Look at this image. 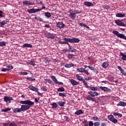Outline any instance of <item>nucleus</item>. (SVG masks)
<instances>
[{"label":"nucleus","instance_id":"7c9ffc66","mask_svg":"<svg viewBox=\"0 0 126 126\" xmlns=\"http://www.w3.org/2000/svg\"><path fill=\"white\" fill-rule=\"evenodd\" d=\"M35 20H38V21H40L41 22H43V21H44V20H43L42 19V18H41L39 16L35 17Z\"/></svg>","mask_w":126,"mask_h":126},{"label":"nucleus","instance_id":"8fccbe9b","mask_svg":"<svg viewBox=\"0 0 126 126\" xmlns=\"http://www.w3.org/2000/svg\"><path fill=\"white\" fill-rule=\"evenodd\" d=\"M59 96L61 97H65V95H64V94H63V93H60Z\"/></svg>","mask_w":126,"mask_h":126},{"label":"nucleus","instance_id":"37998d69","mask_svg":"<svg viewBox=\"0 0 126 126\" xmlns=\"http://www.w3.org/2000/svg\"><path fill=\"white\" fill-rule=\"evenodd\" d=\"M9 126H17V124L14 123H11L9 124Z\"/></svg>","mask_w":126,"mask_h":126},{"label":"nucleus","instance_id":"473e14b6","mask_svg":"<svg viewBox=\"0 0 126 126\" xmlns=\"http://www.w3.org/2000/svg\"><path fill=\"white\" fill-rule=\"evenodd\" d=\"M45 15L46 17H47L48 18H50V17H51L52 16V15H51V14L50 13V12H46L45 13Z\"/></svg>","mask_w":126,"mask_h":126},{"label":"nucleus","instance_id":"6e6d98bb","mask_svg":"<svg viewBox=\"0 0 126 126\" xmlns=\"http://www.w3.org/2000/svg\"><path fill=\"white\" fill-rule=\"evenodd\" d=\"M51 78L52 79V80H54L56 79V77L55 76H51Z\"/></svg>","mask_w":126,"mask_h":126},{"label":"nucleus","instance_id":"423d86ee","mask_svg":"<svg viewBox=\"0 0 126 126\" xmlns=\"http://www.w3.org/2000/svg\"><path fill=\"white\" fill-rule=\"evenodd\" d=\"M77 70H78V71H79V72H83L84 73H86L87 75H89L90 74L89 72H88V70H87L86 69H85V68L83 67L78 68Z\"/></svg>","mask_w":126,"mask_h":126},{"label":"nucleus","instance_id":"774afa93","mask_svg":"<svg viewBox=\"0 0 126 126\" xmlns=\"http://www.w3.org/2000/svg\"><path fill=\"white\" fill-rule=\"evenodd\" d=\"M83 124H84L85 125H87V120H85L83 122Z\"/></svg>","mask_w":126,"mask_h":126},{"label":"nucleus","instance_id":"20e7f679","mask_svg":"<svg viewBox=\"0 0 126 126\" xmlns=\"http://www.w3.org/2000/svg\"><path fill=\"white\" fill-rule=\"evenodd\" d=\"M112 33L116 35L118 38H121L122 39H124V40H126V36L125 35L120 33L119 32L117 31H113Z\"/></svg>","mask_w":126,"mask_h":126},{"label":"nucleus","instance_id":"4c0bfd02","mask_svg":"<svg viewBox=\"0 0 126 126\" xmlns=\"http://www.w3.org/2000/svg\"><path fill=\"white\" fill-rule=\"evenodd\" d=\"M6 43L5 42L2 41V42H0V47H3V46H5Z\"/></svg>","mask_w":126,"mask_h":126},{"label":"nucleus","instance_id":"2eb2a0df","mask_svg":"<svg viewBox=\"0 0 126 126\" xmlns=\"http://www.w3.org/2000/svg\"><path fill=\"white\" fill-rule=\"evenodd\" d=\"M100 89H101L102 91H104V92H109V91H111V89H108V88H107L106 87H100Z\"/></svg>","mask_w":126,"mask_h":126},{"label":"nucleus","instance_id":"f704fd0d","mask_svg":"<svg viewBox=\"0 0 126 126\" xmlns=\"http://www.w3.org/2000/svg\"><path fill=\"white\" fill-rule=\"evenodd\" d=\"M8 111H10V108H7L5 109H2L1 112H4L5 113H6V112H8Z\"/></svg>","mask_w":126,"mask_h":126},{"label":"nucleus","instance_id":"bb28decb","mask_svg":"<svg viewBox=\"0 0 126 126\" xmlns=\"http://www.w3.org/2000/svg\"><path fill=\"white\" fill-rule=\"evenodd\" d=\"M58 104L61 107H63V106H64V104H65V102H64V101H59V102H58Z\"/></svg>","mask_w":126,"mask_h":126},{"label":"nucleus","instance_id":"ddd939ff","mask_svg":"<svg viewBox=\"0 0 126 126\" xmlns=\"http://www.w3.org/2000/svg\"><path fill=\"white\" fill-rule=\"evenodd\" d=\"M46 38L51 39L52 40H54V39H55V35L51 33L46 34Z\"/></svg>","mask_w":126,"mask_h":126},{"label":"nucleus","instance_id":"cd10ccee","mask_svg":"<svg viewBox=\"0 0 126 126\" xmlns=\"http://www.w3.org/2000/svg\"><path fill=\"white\" fill-rule=\"evenodd\" d=\"M51 106L53 109H57V108H58V104L56 102H54L51 104Z\"/></svg>","mask_w":126,"mask_h":126},{"label":"nucleus","instance_id":"6e6552de","mask_svg":"<svg viewBox=\"0 0 126 126\" xmlns=\"http://www.w3.org/2000/svg\"><path fill=\"white\" fill-rule=\"evenodd\" d=\"M69 12H70L69 16L70 18H71V19H72V20H74V19L76 18V14L73 12V11H72L71 10H70Z\"/></svg>","mask_w":126,"mask_h":126},{"label":"nucleus","instance_id":"e2e57ef3","mask_svg":"<svg viewBox=\"0 0 126 126\" xmlns=\"http://www.w3.org/2000/svg\"><path fill=\"white\" fill-rule=\"evenodd\" d=\"M8 125H9L8 123H3V126H9Z\"/></svg>","mask_w":126,"mask_h":126},{"label":"nucleus","instance_id":"dca6fc26","mask_svg":"<svg viewBox=\"0 0 126 126\" xmlns=\"http://www.w3.org/2000/svg\"><path fill=\"white\" fill-rule=\"evenodd\" d=\"M92 97H95V96H98L99 95V94L96 92H90L88 93Z\"/></svg>","mask_w":126,"mask_h":126},{"label":"nucleus","instance_id":"f257e3e1","mask_svg":"<svg viewBox=\"0 0 126 126\" xmlns=\"http://www.w3.org/2000/svg\"><path fill=\"white\" fill-rule=\"evenodd\" d=\"M20 103L21 104H24V105H21V108L19 109H18L17 112H20L23 111H27V110H29L31 107V106L34 105V103L33 101L31 100H26L23 101L21 100Z\"/></svg>","mask_w":126,"mask_h":126},{"label":"nucleus","instance_id":"ea45409f","mask_svg":"<svg viewBox=\"0 0 126 126\" xmlns=\"http://www.w3.org/2000/svg\"><path fill=\"white\" fill-rule=\"evenodd\" d=\"M73 57H74V55L70 54L68 55V58L69 59H72V58H73Z\"/></svg>","mask_w":126,"mask_h":126},{"label":"nucleus","instance_id":"7ed1b4c3","mask_svg":"<svg viewBox=\"0 0 126 126\" xmlns=\"http://www.w3.org/2000/svg\"><path fill=\"white\" fill-rule=\"evenodd\" d=\"M46 8V7L45 6H43L42 8L39 9H28L27 11L29 12V13H35V12H39V11H41L42 9H45Z\"/></svg>","mask_w":126,"mask_h":126},{"label":"nucleus","instance_id":"338daca9","mask_svg":"<svg viewBox=\"0 0 126 126\" xmlns=\"http://www.w3.org/2000/svg\"><path fill=\"white\" fill-rule=\"evenodd\" d=\"M117 67H118V69H119V70H120V71L123 69V68H122L120 66H118Z\"/></svg>","mask_w":126,"mask_h":126},{"label":"nucleus","instance_id":"13d9d810","mask_svg":"<svg viewBox=\"0 0 126 126\" xmlns=\"http://www.w3.org/2000/svg\"><path fill=\"white\" fill-rule=\"evenodd\" d=\"M93 70H94V72H95V73H98V70H96V68H94Z\"/></svg>","mask_w":126,"mask_h":126},{"label":"nucleus","instance_id":"de8ad7c7","mask_svg":"<svg viewBox=\"0 0 126 126\" xmlns=\"http://www.w3.org/2000/svg\"><path fill=\"white\" fill-rule=\"evenodd\" d=\"M122 74H123L124 75H126V71H125V70H124V69H122L121 71H120Z\"/></svg>","mask_w":126,"mask_h":126},{"label":"nucleus","instance_id":"39448f33","mask_svg":"<svg viewBox=\"0 0 126 126\" xmlns=\"http://www.w3.org/2000/svg\"><path fill=\"white\" fill-rule=\"evenodd\" d=\"M29 89H30V90L36 92L38 94V95H40V96H42V95H43V94L39 92V90L38 89V88H35V87L33 86H30Z\"/></svg>","mask_w":126,"mask_h":126},{"label":"nucleus","instance_id":"a211bd4d","mask_svg":"<svg viewBox=\"0 0 126 126\" xmlns=\"http://www.w3.org/2000/svg\"><path fill=\"white\" fill-rule=\"evenodd\" d=\"M86 99L87 100H91V101H93V102H95V101H96V99L95 98L92 97L90 95H88L86 97Z\"/></svg>","mask_w":126,"mask_h":126},{"label":"nucleus","instance_id":"2f4dec72","mask_svg":"<svg viewBox=\"0 0 126 126\" xmlns=\"http://www.w3.org/2000/svg\"><path fill=\"white\" fill-rule=\"evenodd\" d=\"M108 66L109 64L107 62H104L102 65V66L105 68H106V67H108Z\"/></svg>","mask_w":126,"mask_h":126},{"label":"nucleus","instance_id":"052dcab7","mask_svg":"<svg viewBox=\"0 0 126 126\" xmlns=\"http://www.w3.org/2000/svg\"><path fill=\"white\" fill-rule=\"evenodd\" d=\"M18 110H19V109L16 108V109H15L13 112L14 113H19L17 111H18Z\"/></svg>","mask_w":126,"mask_h":126},{"label":"nucleus","instance_id":"4468645a","mask_svg":"<svg viewBox=\"0 0 126 126\" xmlns=\"http://www.w3.org/2000/svg\"><path fill=\"white\" fill-rule=\"evenodd\" d=\"M70 82L72 85L75 86L76 85H78L79 84V82H76L74 79H71L70 80Z\"/></svg>","mask_w":126,"mask_h":126},{"label":"nucleus","instance_id":"9d476101","mask_svg":"<svg viewBox=\"0 0 126 126\" xmlns=\"http://www.w3.org/2000/svg\"><path fill=\"white\" fill-rule=\"evenodd\" d=\"M13 98L11 97H8V96H4V101L7 103V102H9V103H10L11 101H13Z\"/></svg>","mask_w":126,"mask_h":126},{"label":"nucleus","instance_id":"c03bdc74","mask_svg":"<svg viewBox=\"0 0 126 126\" xmlns=\"http://www.w3.org/2000/svg\"><path fill=\"white\" fill-rule=\"evenodd\" d=\"M94 126H100V123L97 122H94Z\"/></svg>","mask_w":126,"mask_h":126},{"label":"nucleus","instance_id":"5fc2aeb1","mask_svg":"<svg viewBox=\"0 0 126 126\" xmlns=\"http://www.w3.org/2000/svg\"><path fill=\"white\" fill-rule=\"evenodd\" d=\"M100 126H107V124H106V123H102L100 124Z\"/></svg>","mask_w":126,"mask_h":126},{"label":"nucleus","instance_id":"79ce46f5","mask_svg":"<svg viewBox=\"0 0 126 126\" xmlns=\"http://www.w3.org/2000/svg\"><path fill=\"white\" fill-rule=\"evenodd\" d=\"M91 90H92L93 91H97V88L94 87H91Z\"/></svg>","mask_w":126,"mask_h":126},{"label":"nucleus","instance_id":"49530a36","mask_svg":"<svg viewBox=\"0 0 126 126\" xmlns=\"http://www.w3.org/2000/svg\"><path fill=\"white\" fill-rule=\"evenodd\" d=\"M88 67L91 69V70H94V69L95 68L94 67H92L90 65L88 66Z\"/></svg>","mask_w":126,"mask_h":126},{"label":"nucleus","instance_id":"9b49d317","mask_svg":"<svg viewBox=\"0 0 126 126\" xmlns=\"http://www.w3.org/2000/svg\"><path fill=\"white\" fill-rule=\"evenodd\" d=\"M115 23H116L117 25H118V26H126V24L120 20L116 21Z\"/></svg>","mask_w":126,"mask_h":126},{"label":"nucleus","instance_id":"b1692460","mask_svg":"<svg viewBox=\"0 0 126 126\" xmlns=\"http://www.w3.org/2000/svg\"><path fill=\"white\" fill-rule=\"evenodd\" d=\"M76 77L77 78L78 80H79V81H83V80H84V79H83V77H82L81 76H79V75H76Z\"/></svg>","mask_w":126,"mask_h":126},{"label":"nucleus","instance_id":"c85d7f7f","mask_svg":"<svg viewBox=\"0 0 126 126\" xmlns=\"http://www.w3.org/2000/svg\"><path fill=\"white\" fill-rule=\"evenodd\" d=\"M120 56H122V59L123 61H126V55H125V54H124V53L121 52L120 53Z\"/></svg>","mask_w":126,"mask_h":126},{"label":"nucleus","instance_id":"f3484780","mask_svg":"<svg viewBox=\"0 0 126 126\" xmlns=\"http://www.w3.org/2000/svg\"><path fill=\"white\" fill-rule=\"evenodd\" d=\"M84 4L86 6H94V4L89 1L84 2Z\"/></svg>","mask_w":126,"mask_h":126},{"label":"nucleus","instance_id":"680f3d73","mask_svg":"<svg viewBox=\"0 0 126 126\" xmlns=\"http://www.w3.org/2000/svg\"><path fill=\"white\" fill-rule=\"evenodd\" d=\"M48 83H50V84H52V83H53V81H52V80L50 79L48 80Z\"/></svg>","mask_w":126,"mask_h":126},{"label":"nucleus","instance_id":"393cba45","mask_svg":"<svg viewBox=\"0 0 126 126\" xmlns=\"http://www.w3.org/2000/svg\"><path fill=\"white\" fill-rule=\"evenodd\" d=\"M78 25L80 26H83V27H86V28H89V27L87 26V25L85 24V23H78Z\"/></svg>","mask_w":126,"mask_h":126},{"label":"nucleus","instance_id":"0eeeda50","mask_svg":"<svg viewBox=\"0 0 126 126\" xmlns=\"http://www.w3.org/2000/svg\"><path fill=\"white\" fill-rule=\"evenodd\" d=\"M56 27L59 29H63L64 27V24L62 22H58L56 23Z\"/></svg>","mask_w":126,"mask_h":126},{"label":"nucleus","instance_id":"412c9836","mask_svg":"<svg viewBox=\"0 0 126 126\" xmlns=\"http://www.w3.org/2000/svg\"><path fill=\"white\" fill-rule=\"evenodd\" d=\"M117 106L125 107V106H126V103L124 101H120L119 103L117 104Z\"/></svg>","mask_w":126,"mask_h":126},{"label":"nucleus","instance_id":"a878e982","mask_svg":"<svg viewBox=\"0 0 126 126\" xmlns=\"http://www.w3.org/2000/svg\"><path fill=\"white\" fill-rule=\"evenodd\" d=\"M57 91L58 92H64V91H65V90L63 87H60L58 89Z\"/></svg>","mask_w":126,"mask_h":126},{"label":"nucleus","instance_id":"09e8293b","mask_svg":"<svg viewBox=\"0 0 126 126\" xmlns=\"http://www.w3.org/2000/svg\"><path fill=\"white\" fill-rule=\"evenodd\" d=\"M94 125V124L93 123V122L92 121H90L89 123V126H93Z\"/></svg>","mask_w":126,"mask_h":126},{"label":"nucleus","instance_id":"c756f323","mask_svg":"<svg viewBox=\"0 0 126 126\" xmlns=\"http://www.w3.org/2000/svg\"><path fill=\"white\" fill-rule=\"evenodd\" d=\"M125 14H122V13H117L116 14L117 17H125Z\"/></svg>","mask_w":126,"mask_h":126},{"label":"nucleus","instance_id":"0e129e2a","mask_svg":"<svg viewBox=\"0 0 126 126\" xmlns=\"http://www.w3.org/2000/svg\"><path fill=\"white\" fill-rule=\"evenodd\" d=\"M1 13H2V12L1 11H0V17H3V16Z\"/></svg>","mask_w":126,"mask_h":126},{"label":"nucleus","instance_id":"4d7b16f0","mask_svg":"<svg viewBox=\"0 0 126 126\" xmlns=\"http://www.w3.org/2000/svg\"><path fill=\"white\" fill-rule=\"evenodd\" d=\"M70 52H71V53H76V50L73 49V50H71V51H70Z\"/></svg>","mask_w":126,"mask_h":126},{"label":"nucleus","instance_id":"e433bc0d","mask_svg":"<svg viewBox=\"0 0 126 126\" xmlns=\"http://www.w3.org/2000/svg\"><path fill=\"white\" fill-rule=\"evenodd\" d=\"M13 68V66L11 65H8L7 66V70H11Z\"/></svg>","mask_w":126,"mask_h":126},{"label":"nucleus","instance_id":"1a4fd4ad","mask_svg":"<svg viewBox=\"0 0 126 126\" xmlns=\"http://www.w3.org/2000/svg\"><path fill=\"white\" fill-rule=\"evenodd\" d=\"M108 119L111 122H112V123H114V124L118 123V120L116 119L113 115H109Z\"/></svg>","mask_w":126,"mask_h":126},{"label":"nucleus","instance_id":"72a5a7b5","mask_svg":"<svg viewBox=\"0 0 126 126\" xmlns=\"http://www.w3.org/2000/svg\"><path fill=\"white\" fill-rule=\"evenodd\" d=\"M5 24H6V22L5 21H3L2 22L0 23V27H2V26H3V25H4Z\"/></svg>","mask_w":126,"mask_h":126},{"label":"nucleus","instance_id":"f03ea898","mask_svg":"<svg viewBox=\"0 0 126 126\" xmlns=\"http://www.w3.org/2000/svg\"><path fill=\"white\" fill-rule=\"evenodd\" d=\"M64 41H60V44H65L66 45H68L69 43H79L80 40L78 38H64Z\"/></svg>","mask_w":126,"mask_h":126},{"label":"nucleus","instance_id":"603ef678","mask_svg":"<svg viewBox=\"0 0 126 126\" xmlns=\"http://www.w3.org/2000/svg\"><path fill=\"white\" fill-rule=\"evenodd\" d=\"M57 84H59V85H63V83L62 82H57Z\"/></svg>","mask_w":126,"mask_h":126},{"label":"nucleus","instance_id":"3c124183","mask_svg":"<svg viewBox=\"0 0 126 126\" xmlns=\"http://www.w3.org/2000/svg\"><path fill=\"white\" fill-rule=\"evenodd\" d=\"M41 90H43V91H44L45 92H46L47 91V90L46 89V88L44 87H42L41 88Z\"/></svg>","mask_w":126,"mask_h":126},{"label":"nucleus","instance_id":"c9c22d12","mask_svg":"<svg viewBox=\"0 0 126 126\" xmlns=\"http://www.w3.org/2000/svg\"><path fill=\"white\" fill-rule=\"evenodd\" d=\"M26 79H27L28 80H29V81H34V80H36V79H35V78H33L32 79V77H27L26 78Z\"/></svg>","mask_w":126,"mask_h":126},{"label":"nucleus","instance_id":"a18cd8bd","mask_svg":"<svg viewBox=\"0 0 126 126\" xmlns=\"http://www.w3.org/2000/svg\"><path fill=\"white\" fill-rule=\"evenodd\" d=\"M21 74H22V75H27L28 74V73L27 72H20Z\"/></svg>","mask_w":126,"mask_h":126},{"label":"nucleus","instance_id":"864d4df0","mask_svg":"<svg viewBox=\"0 0 126 126\" xmlns=\"http://www.w3.org/2000/svg\"><path fill=\"white\" fill-rule=\"evenodd\" d=\"M82 81L83 82L84 85H85V86H87V82H86L84 79Z\"/></svg>","mask_w":126,"mask_h":126},{"label":"nucleus","instance_id":"a19ab883","mask_svg":"<svg viewBox=\"0 0 126 126\" xmlns=\"http://www.w3.org/2000/svg\"><path fill=\"white\" fill-rule=\"evenodd\" d=\"M28 63L29 64H31V65H33V66H34L35 65V63H34V62H33V61L29 62Z\"/></svg>","mask_w":126,"mask_h":126},{"label":"nucleus","instance_id":"69168bd1","mask_svg":"<svg viewBox=\"0 0 126 126\" xmlns=\"http://www.w3.org/2000/svg\"><path fill=\"white\" fill-rule=\"evenodd\" d=\"M6 70H7V68H2V70H1V71H6Z\"/></svg>","mask_w":126,"mask_h":126},{"label":"nucleus","instance_id":"4be33fe9","mask_svg":"<svg viewBox=\"0 0 126 126\" xmlns=\"http://www.w3.org/2000/svg\"><path fill=\"white\" fill-rule=\"evenodd\" d=\"M32 46L31 44L26 43L23 45V48H32Z\"/></svg>","mask_w":126,"mask_h":126},{"label":"nucleus","instance_id":"bf43d9fd","mask_svg":"<svg viewBox=\"0 0 126 126\" xmlns=\"http://www.w3.org/2000/svg\"><path fill=\"white\" fill-rule=\"evenodd\" d=\"M53 81L55 82V83L57 84L59 81L55 78V79L53 80Z\"/></svg>","mask_w":126,"mask_h":126},{"label":"nucleus","instance_id":"aec40b11","mask_svg":"<svg viewBox=\"0 0 126 126\" xmlns=\"http://www.w3.org/2000/svg\"><path fill=\"white\" fill-rule=\"evenodd\" d=\"M82 114H84V112H83V111H82V110H81V109H80L79 110H77L75 113V115H77V116H78L79 115H81Z\"/></svg>","mask_w":126,"mask_h":126},{"label":"nucleus","instance_id":"5701e85b","mask_svg":"<svg viewBox=\"0 0 126 126\" xmlns=\"http://www.w3.org/2000/svg\"><path fill=\"white\" fill-rule=\"evenodd\" d=\"M72 66H74V64L72 63H71L70 64L66 63L65 64V67L69 68V67H71Z\"/></svg>","mask_w":126,"mask_h":126},{"label":"nucleus","instance_id":"58836bf2","mask_svg":"<svg viewBox=\"0 0 126 126\" xmlns=\"http://www.w3.org/2000/svg\"><path fill=\"white\" fill-rule=\"evenodd\" d=\"M73 11L74 13H75V14H79V13H81V11H79L78 10H72Z\"/></svg>","mask_w":126,"mask_h":126},{"label":"nucleus","instance_id":"f8f14e48","mask_svg":"<svg viewBox=\"0 0 126 126\" xmlns=\"http://www.w3.org/2000/svg\"><path fill=\"white\" fill-rule=\"evenodd\" d=\"M23 5H33L34 3L28 0H24L23 1Z\"/></svg>","mask_w":126,"mask_h":126},{"label":"nucleus","instance_id":"6ab92c4d","mask_svg":"<svg viewBox=\"0 0 126 126\" xmlns=\"http://www.w3.org/2000/svg\"><path fill=\"white\" fill-rule=\"evenodd\" d=\"M92 119L93 121H94L95 122H97L98 121V122H100V121H101V118H99V117H96V116H94L92 118Z\"/></svg>","mask_w":126,"mask_h":126}]
</instances>
